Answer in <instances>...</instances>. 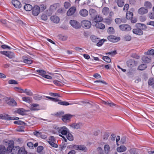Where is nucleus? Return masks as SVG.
Segmentation results:
<instances>
[{
    "label": "nucleus",
    "instance_id": "obj_1",
    "mask_svg": "<svg viewBox=\"0 0 154 154\" xmlns=\"http://www.w3.org/2000/svg\"><path fill=\"white\" fill-rule=\"evenodd\" d=\"M8 146L7 148V152H11V154H17L18 153L20 148L17 146H14V142L12 140L9 141Z\"/></svg>",
    "mask_w": 154,
    "mask_h": 154
},
{
    "label": "nucleus",
    "instance_id": "obj_2",
    "mask_svg": "<svg viewBox=\"0 0 154 154\" xmlns=\"http://www.w3.org/2000/svg\"><path fill=\"white\" fill-rule=\"evenodd\" d=\"M58 130V133L60 134L66 135L69 131L68 129L65 126H63L57 128Z\"/></svg>",
    "mask_w": 154,
    "mask_h": 154
},
{
    "label": "nucleus",
    "instance_id": "obj_3",
    "mask_svg": "<svg viewBox=\"0 0 154 154\" xmlns=\"http://www.w3.org/2000/svg\"><path fill=\"white\" fill-rule=\"evenodd\" d=\"M119 29L122 31L127 32L131 29V27L128 24H122L119 26Z\"/></svg>",
    "mask_w": 154,
    "mask_h": 154
},
{
    "label": "nucleus",
    "instance_id": "obj_4",
    "mask_svg": "<svg viewBox=\"0 0 154 154\" xmlns=\"http://www.w3.org/2000/svg\"><path fill=\"white\" fill-rule=\"evenodd\" d=\"M82 26L85 29H89L91 26V22L87 20H84L81 23Z\"/></svg>",
    "mask_w": 154,
    "mask_h": 154
},
{
    "label": "nucleus",
    "instance_id": "obj_5",
    "mask_svg": "<svg viewBox=\"0 0 154 154\" xmlns=\"http://www.w3.org/2000/svg\"><path fill=\"white\" fill-rule=\"evenodd\" d=\"M1 53L10 59L14 58L15 57V56L14 53L10 51H1Z\"/></svg>",
    "mask_w": 154,
    "mask_h": 154
},
{
    "label": "nucleus",
    "instance_id": "obj_6",
    "mask_svg": "<svg viewBox=\"0 0 154 154\" xmlns=\"http://www.w3.org/2000/svg\"><path fill=\"white\" fill-rule=\"evenodd\" d=\"M108 40L112 42H116L120 40V38L119 37H116L114 35H111L108 36Z\"/></svg>",
    "mask_w": 154,
    "mask_h": 154
},
{
    "label": "nucleus",
    "instance_id": "obj_7",
    "mask_svg": "<svg viewBox=\"0 0 154 154\" xmlns=\"http://www.w3.org/2000/svg\"><path fill=\"white\" fill-rule=\"evenodd\" d=\"M32 10V14L34 16H37L40 13V7L38 6H34Z\"/></svg>",
    "mask_w": 154,
    "mask_h": 154
},
{
    "label": "nucleus",
    "instance_id": "obj_8",
    "mask_svg": "<svg viewBox=\"0 0 154 154\" xmlns=\"http://www.w3.org/2000/svg\"><path fill=\"white\" fill-rule=\"evenodd\" d=\"M6 103L9 105L11 106H16L17 105V103L13 99H9L6 100Z\"/></svg>",
    "mask_w": 154,
    "mask_h": 154
},
{
    "label": "nucleus",
    "instance_id": "obj_9",
    "mask_svg": "<svg viewBox=\"0 0 154 154\" xmlns=\"http://www.w3.org/2000/svg\"><path fill=\"white\" fill-rule=\"evenodd\" d=\"M70 23L73 27L76 29H79L80 27V25L78 22L75 20H71Z\"/></svg>",
    "mask_w": 154,
    "mask_h": 154
},
{
    "label": "nucleus",
    "instance_id": "obj_10",
    "mask_svg": "<svg viewBox=\"0 0 154 154\" xmlns=\"http://www.w3.org/2000/svg\"><path fill=\"white\" fill-rule=\"evenodd\" d=\"M11 2L12 5L17 8H20L21 7L20 2L17 0H12Z\"/></svg>",
    "mask_w": 154,
    "mask_h": 154
},
{
    "label": "nucleus",
    "instance_id": "obj_11",
    "mask_svg": "<svg viewBox=\"0 0 154 154\" xmlns=\"http://www.w3.org/2000/svg\"><path fill=\"white\" fill-rule=\"evenodd\" d=\"M76 9L75 7H71L67 12V15L68 16H70L72 15L75 12Z\"/></svg>",
    "mask_w": 154,
    "mask_h": 154
},
{
    "label": "nucleus",
    "instance_id": "obj_12",
    "mask_svg": "<svg viewBox=\"0 0 154 154\" xmlns=\"http://www.w3.org/2000/svg\"><path fill=\"white\" fill-rule=\"evenodd\" d=\"M132 32L138 35H141L143 34V32L141 29H134Z\"/></svg>",
    "mask_w": 154,
    "mask_h": 154
},
{
    "label": "nucleus",
    "instance_id": "obj_13",
    "mask_svg": "<svg viewBox=\"0 0 154 154\" xmlns=\"http://www.w3.org/2000/svg\"><path fill=\"white\" fill-rule=\"evenodd\" d=\"M30 109L31 110H38L39 109V105L37 104H32L30 107Z\"/></svg>",
    "mask_w": 154,
    "mask_h": 154
},
{
    "label": "nucleus",
    "instance_id": "obj_14",
    "mask_svg": "<svg viewBox=\"0 0 154 154\" xmlns=\"http://www.w3.org/2000/svg\"><path fill=\"white\" fill-rule=\"evenodd\" d=\"M51 20L54 23H57L60 21V18L56 16H52L50 17Z\"/></svg>",
    "mask_w": 154,
    "mask_h": 154
},
{
    "label": "nucleus",
    "instance_id": "obj_15",
    "mask_svg": "<svg viewBox=\"0 0 154 154\" xmlns=\"http://www.w3.org/2000/svg\"><path fill=\"white\" fill-rule=\"evenodd\" d=\"M148 10L144 7H142L140 8L138 11L139 14H143L147 13Z\"/></svg>",
    "mask_w": 154,
    "mask_h": 154
},
{
    "label": "nucleus",
    "instance_id": "obj_16",
    "mask_svg": "<svg viewBox=\"0 0 154 154\" xmlns=\"http://www.w3.org/2000/svg\"><path fill=\"white\" fill-rule=\"evenodd\" d=\"M143 61L145 63H149L151 61V58L149 57L144 56L142 58Z\"/></svg>",
    "mask_w": 154,
    "mask_h": 154
},
{
    "label": "nucleus",
    "instance_id": "obj_17",
    "mask_svg": "<svg viewBox=\"0 0 154 154\" xmlns=\"http://www.w3.org/2000/svg\"><path fill=\"white\" fill-rule=\"evenodd\" d=\"M79 13L81 16L86 17L88 14V12L86 9H84L80 11Z\"/></svg>",
    "mask_w": 154,
    "mask_h": 154
},
{
    "label": "nucleus",
    "instance_id": "obj_18",
    "mask_svg": "<svg viewBox=\"0 0 154 154\" xmlns=\"http://www.w3.org/2000/svg\"><path fill=\"white\" fill-rule=\"evenodd\" d=\"M102 103L103 104L110 107H113L116 105L115 104L111 101H103Z\"/></svg>",
    "mask_w": 154,
    "mask_h": 154
},
{
    "label": "nucleus",
    "instance_id": "obj_19",
    "mask_svg": "<svg viewBox=\"0 0 154 154\" xmlns=\"http://www.w3.org/2000/svg\"><path fill=\"white\" fill-rule=\"evenodd\" d=\"M72 116L69 114L65 115L62 117V120L64 122L69 120L71 118Z\"/></svg>",
    "mask_w": 154,
    "mask_h": 154
},
{
    "label": "nucleus",
    "instance_id": "obj_20",
    "mask_svg": "<svg viewBox=\"0 0 154 154\" xmlns=\"http://www.w3.org/2000/svg\"><path fill=\"white\" fill-rule=\"evenodd\" d=\"M70 126L72 128L78 129L81 128V124L80 123L72 124L70 125Z\"/></svg>",
    "mask_w": 154,
    "mask_h": 154
},
{
    "label": "nucleus",
    "instance_id": "obj_21",
    "mask_svg": "<svg viewBox=\"0 0 154 154\" xmlns=\"http://www.w3.org/2000/svg\"><path fill=\"white\" fill-rule=\"evenodd\" d=\"M102 17L99 15H97L96 16L94 19V21L96 23H99L103 20Z\"/></svg>",
    "mask_w": 154,
    "mask_h": 154
},
{
    "label": "nucleus",
    "instance_id": "obj_22",
    "mask_svg": "<svg viewBox=\"0 0 154 154\" xmlns=\"http://www.w3.org/2000/svg\"><path fill=\"white\" fill-rule=\"evenodd\" d=\"M126 148L124 146H121L117 148V151L119 152H122L126 150Z\"/></svg>",
    "mask_w": 154,
    "mask_h": 154
},
{
    "label": "nucleus",
    "instance_id": "obj_23",
    "mask_svg": "<svg viewBox=\"0 0 154 154\" xmlns=\"http://www.w3.org/2000/svg\"><path fill=\"white\" fill-rule=\"evenodd\" d=\"M24 9L26 11H30L32 9V6L29 4H26L24 7Z\"/></svg>",
    "mask_w": 154,
    "mask_h": 154
},
{
    "label": "nucleus",
    "instance_id": "obj_24",
    "mask_svg": "<svg viewBox=\"0 0 154 154\" xmlns=\"http://www.w3.org/2000/svg\"><path fill=\"white\" fill-rule=\"evenodd\" d=\"M96 27L100 29H103L105 27V25L100 23H97L95 25Z\"/></svg>",
    "mask_w": 154,
    "mask_h": 154
},
{
    "label": "nucleus",
    "instance_id": "obj_25",
    "mask_svg": "<svg viewBox=\"0 0 154 154\" xmlns=\"http://www.w3.org/2000/svg\"><path fill=\"white\" fill-rule=\"evenodd\" d=\"M115 2L117 3L118 6L120 7H122L124 4L123 0H116Z\"/></svg>",
    "mask_w": 154,
    "mask_h": 154
},
{
    "label": "nucleus",
    "instance_id": "obj_26",
    "mask_svg": "<svg viewBox=\"0 0 154 154\" xmlns=\"http://www.w3.org/2000/svg\"><path fill=\"white\" fill-rule=\"evenodd\" d=\"M36 71L38 73V74L44 77L46 74V72L43 70L41 69L37 70Z\"/></svg>",
    "mask_w": 154,
    "mask_h": 154
},
{
    "label": "nucleus",
    "instance_id": "obj_27",
    "mask_svg": "<svg viewBox=\"0 0 154 154\" xmlns=\"http://www.w3.org/2000/svg\"><path fill=\"white\" fill-rule=\"evenodd\" d=\"M133 17V14L132 12L128 11H127L126 14V18L127 19H130L132 18Z\"/></svg>",
    "mask_w": 154,
    "mask_h": 154
},
{
    "label": "nucleus",
    "instance_id": "obj_28",
    "mask_svg": "<svg viewBox=\"0 0 154 154\" xmlns=\"http://www.w3.org/2000/svg\"><path fill=\"white\" fill-rule=\"evenodd\" d=\"M23 62L28 64H31L32 63V60L30 59H28V58H24V57H23Z\"/></svg>",
    "mask_w": 154,
    "mask_h": 154
},
{
    "label": "nucleus",
    "instance_id": "obj_29",
    "mask_svg": "<svg viewBox=\"0 0 154 154\" xmlns=\"http://www.w3.org/2000/svg\"><path fill=\"white\" fill-rule=\"evenodd\" d=\"M109 8L107 7H105L102 10V12L104 15H107L109 13Z\"/></svg>",
    "mask_w": 154,
    "mask_h": 154
},
{
    "label": "nucleus",
    "instance_id": "obj_30",
    "mask_svg": "<svg viewBox=\"0 0 154 154\" xmlns=\"http://www.w3.org/2000/svg\"><path fill=\"white\" fill-rule=\"evenodd\" d=\"M79 150H82L85 152L87 151V148L83 145H79Z\"/></svg>",
    "mask_w": 154,
    "mask_h": 154
},
{
    "label": "nucleus",
    "instance_id": "obj_31",
    "mask_svg": "<svg viewBox=\"0 0 154 154\" xmlns=\"http://www.w3.org/2000/svg\"><path fill=\"white\" fill-rule=\"evenodd\" d=\"M90 38L92 41L94 42H97L99 41V38L97 37L95 35H91Z\"/></svg>",
    "mask_w": 154,
    "mask_h": 154
},
{
    "label": "nucleus",
    "instance_id": "obj_32",
    "mask_svg": "<svg viewBox=\"0 0 154 154\" xmlns=\"http://www.w3.org/2000/svg\"><path fill=\"white\" fill-rule=\"evenodd\" d=\"M105 154H108L110 150V147L108 145H105L104 146Z\"/></svg>",
    "mask_w": 154,
    "mask_h": 154
},
{
    "label": "nucleus",
    "instance_id": "obj_33",
    "mask_svg": "<svg viewBox=\"0 0 154 154\" xmlns=\"http://www.w3.org/2000/svg\"><path fill=\"white\" fill-rule=\"evenodd\" d=\"M6 152V149L5 146L3 145H0V154H4Z\"/></svg>",
    "mask_w": 154,
    "mask_h": 154
},
{
    "label": "nucleus",
    "instance_id": "obj_34",
    "mask_svg": "<svg viewBox=\"0 0 154 154\" xmlns=\"http://www.w3.org/2000/svg\"><path fill=\"white\" fill-rule=\"evenodd\" d=\"M66 135V137L69 140L72 141L73 140V137L72 135L69 133V131Z\"/></svg>",
    "mask_w": 154,
    "mask_h": 154
},
{
    "label": "nucleus",
    "instance_id": "obj_35",
    "mask_svg": "<svg viewBox=\"0 0 154 154\" xmlns=\"http://www.w3.org/2000/svg\"><path fill=\"white\" fill-rule=\"evenodd\" d=\"M136 26L137 27H139L141 29H146V26L144 24H142L141 23H137L136 24Z\"/></svg>",
    "mask_w": 154,
    "mask_h": 154
},
{
    "label": "nucleus",
    "instance_id": "obj_36",
    "mask_svg": "<svg viewBox=\"0 0 154 154\" xmlns=\"http://www.w3.org/2000/svg\"><path fill=\"white\" fill-rule=\"evenodd\" d=\"M115 21L116 23L118 24H120L122 22H125V20L120 18H116L115 20Z\"/></svg>",
    "mask_w": 154,
    "mask_h": 154
},
{
    "label": "nucleus",
    "instance_id": "obj_37",
    "mask_svg": "<svg viewBox=\"0 0 154 154\" xmlns=\"http://www.w3.org/2000/svg\"><path fill=\"white\" fill-rule=\"evenodd\" d=\"M146 64H143L140 65L138 67V69L140 70H143L146 68Z\"/></svg>",
    "mask_w": 154,
    "mask_h": 154
},
{
    "label": "nucleus",
    "instance_id": "obj_38",
    "mask_svg": "<svg viewBox=\"0 0 154 154\" xmlns=\"http://www.w3.org/2000/svg\"><path fill=\"white\" fill-rule=\"evenodd\" d=\"M18 154H26V152L25 151V149L23 148H20L18 152Z\"/></svg>",
    "mask_w": 154,
    "mask_h": 154
},
{
    "label": "nucleus",
    "instance_id": "obj_39",
    "mask_svg": "<svg viewBox=\"0 0 154 154\" xmlns=\"http://www.w3.org/2000/svg\"><path fill=\"white\" fill-rule=\"evenodd\" d=\"M103 59L107 63H110L111 62V60L110 57L108 56H104L103 57Z\"/></svg>",
    "mask_w": 154,
    "mask_h": 154
},
{
    "label": "nucleus",
    "instance_id": "obj_40",
    "mask_svg": "<svg viewBox=\"0 0 154 154\" xmlns=\"http://www.w3.org/2000/svg\"><path fill=\"white\" fill-rule=\"evenodd\" d=\"M58 104L62 105L68 106L70 104L69 103L66 101H60L58 102Z\"/></svg>",
    "mask_w": 154,
    "mask_h": 154
},
{
    "label": "nucleus",
    "instance_id": "obj_41",
    "mask_svg": "<svg viewBox=\"0 0 154 154\" xmlns=\"http://www.w3.org/2000/svg\"><path fill=\"white\" fill-rule=\"evenodd\" d=\"M89 13L92 16L96 14V10L94 9H91L89 10Z\"/></svg>",
    "mask_w": 154,
    "mask_h": 154
},
{
    "label": "nucleus",
    "instance_id": "obj_42",
    "mask_svg": "<svg viewBox=\"0 0 154 154\" xmlns=\"http://www.w3.org/2000/svg\"><path fill=\"white\" fill-rule=\"evenodd\" d=\"M124 39L126 41H130L131 39V37L129 35H126L124 36Z\"/></svg>",
    "mask_w": 154,
    "mask_h": 154
},
{
    "label": "nucleus",
    "instance_id": "obj_43",
    "mask_svg": "<svg viewBox=\"0 0 154 154\" xmlns=\"http://www.w3.org/2000/svg\"><path fill=\"white\" fill-rule=\"evenodd\" d=\"M24 93H25L27 95L29 96H32V93L31 91L27 89H25L24 90Z\"/></svg>",
    "mask_w": 154,
    "mask_h": 154
},
{
    "label": "nucleus",
    "instance_id": "obj_44",
    "mask_svg": "<svg viewBox=\"0 0 154 154\" xmlns=\"http://www.w3.org/2000/svg\"><path fill=\"white\" fill-rule=\"evenodd\" d=\"M22 99L23 100L27 103H29L31 101L30 98L29 97H22Z\"/></svg>",
    "mask_w": 154,
    "mask_h": 154
},
{
    "label": "nucleus",
    "instance_id": "obj_45",
    "mask_svg": "<svg viewBox=\"0 0 154 154\" xmlns=\"http://www.w3.org/2000/svg\"><path fill=\"white\" fill-rule=\"evenodd\" d=\"M97 151L99 154H104V152L100 147H98L97 149Z\"/></svg>",
    "mask_w": 154,
    "mask_h": 154
},
{
    "label": "nucleus",
    "instance_id": "obj_46",
    "mask_svg": "<svg viewBox=\"0 0 154 154\" xmlns=\"http://www.w3.org/2000/svg\"><path fill=\"white\" fill-rule=\"evenodd\" d=\"M14 123L15 124L22 125H23L25 124V123L24 122L20 120L15 121L14 122Z\"/></svg>",
    "mask_w": 154,
    "mask_h": 154
},
{
    "label": "nucleus",
    "instance_id": "obj_47",
    "mask_svg": "<svg viewBox=\"0 0 154 154\" xmlns=\"http://www.w3.org/2000/svg\"><path fill=\"white\" fill-rule=\"evenodd\" d=\"M33 98L36 100H40L42 98V97L38 94H35L33 96Z\"/></svg>",
    "mask_w": 154,
    "mask_h": 154
},
{
    "label": "nucleus",
    "instance_id": "obj_48",
    "mask_svg": "<svg viewBox=\"0 0 154 154\" xmlns=\"http://www.w3.org/2000/svg\"><path fill=\"white\" fill-rule=\"evenodd\" d=\"M108 32L109 34H112L114 32V30L112 27H109L108 29Z\"/></svg>",
    "mask_w": 154,
    "mask_h": 154
},
{
    "label": "nucleus",
    "instance_id": "obj_49",
    "mask_svg": "<svg viewBox=\"0 0 154 154\" xmlns=\"http://www.w3.org/2000/svg\"><path fill=\"white\" fill-rule=\"evenodd\" d=\"M146 54L149 55H152L154 54V50L151 49L149 50L146 53Z\"/></svg>",
    "mask_w": 154,
    "mask_h": 154
},
{
    "label": "nucleus",
    "instance_id": "obj_50",
    "mask_svg": "<svg viewBox=\"0 0 154 154\" xmlns=\"http://www.w3.org/2000/svg\"><path fill=\"white\" fill-rule=\"evenodd\" d=\"M46 97L50 99V100L55 102H58L59 101L58 99L57 98H54L53 97H51L48 96H46Z\"/></svg>",
    "mask_w": 154,
    "mask_h": 154
},
{
    "label": "nucleus",
    "instance_id": "obj_51",
    "mask_svg": "<svg viewBox=\"0 0 154 154\" xmlns=\"http://www.w3.org/2000/svg\"><path fill=\"white\" fill-rule=\"evenodd\" d=\"M154 83V80L153 79H149L148 81V84L150 85H152Z\"/></svg>",
    "mask_w": 154,
    "mask_h": 154
},
{
    "label": "nucleus",
    "instance_id": "obj_52",
    "mask_svg": "<svg viewBox=\"0 0 154 154\" xmlns=\"http://www.w3.org/2000/svg\"><path fill=\"white\" fill-rule=\"evenodd\" d=\"M144 5L145 6L149 8H151L152 7L151 3L149 2H145Z\"/></svg>",
    "mask_w": 154,
    "mask_h": 154
},
{
    "label": "nucleus",
    "instance_id": "obj_53",
    "mask_svg": "<svg viewBox=\"0 0 154 154\" xmlns=\"http://www.w3.org/2000/svg\"><path fill=\"white\" fill-rule=\"evenodd\" d=\"M48 143L50 145L53 147L55 148H57L58 147V145H57V144L53 142L49 141Z\"/></svg>",
    "mask_w": 154,
    "mask_h": 154
},
{
    "label": "nucleus",
    "instance_id": "obj_54",
    "mask_svg": "<svg viewBox=\"0 0 154 154\" xmlns=\"http://www.w3.org/2000/svg\"><path fill=\"white\" fill-rule=\"evenodd\" d=\"M104 42L103 39H101L99 40V42L97 44V45L98 46H100L103 44Z\"/></svg>",
    "mask_w": 154,
    "mask_h": 154
},
{
    "label": "nucleus",
    "instance_id": "obj_55",
    "mask_svg": "<svg viewBox=\"0 0 154 154\" xmlns=\"http://www.w3.org/2000/svg\"><path fill=\"white\" fill-rule=\"evenodd\" d=\"M8 83L9 84H17V82L14 80H10L8 82Z\"/></svg>",
    "mask_w": 154,
    "mask_h": 154
},
{
    "label": "nucleus",
    "instance_id": "obj_56",
    "mask_svg": "<svg viewBox=\"0 0 154 154\" xmlns=\"http://www.w3.org/2000/svg\"><path fill=\"white\" fill-rule=\"evenodd\" d=\"M94 82L95 83H102L103 84H105V85L107 84V83H106V82L105 81L101 80H96V81H95Z\"/></svg>",
    "mask_w": 154,
    "mask_h": 154
},
{
    "label": "nucleus",
    "instance_id": "obj_57",
    "mask_svg": "<svg viewBox=\"0 0 154 154\" xmlns=\"http://www.w3.org/2000/svg\"><path fill=\"white\" fill-rule=\"evenodd\" d=\"M34 134L37 137H40L42 136L41 133L39 131H36L34 132Z\"/></svg>",
    "mask_w": 154,
    "mask_h": 154
},
{
    "label": "nucleus",
    "instance_id": "obj_58",
    "mask_svg": "<svg viewBox=\"0 0 154 154\" xmlns=\"http://www.w3.org/2000/svg\"><path fill=\"white\" fill-rule=\"evenodd\" d=\"M70 6V4L68 2H65L64 3V6L66 9H68Z\"/></svg>",
    "mask_w": 154,
    "mask_h": 154
},
{
    "label": "nucleus",
    "instance_id": "obj_59",
    "mask_svg": "<svg viewBox=\"0 0 154 154\" xmlns=\"http://www.w3.org/2000/svg\"><path fill=\"white\" fill-rule=\"evenodd\" d=\"M43 149V147L42 146H38L37 148V152H40Z\"/></svg>",
    "mask_w": 154,
    "mask_h": 154
},
{
    "label": "nucleus",
    "instance_id": "obj_60",
    "mask_svg": "<svg viewBox=\"0 0 154 154\" xmlns=\"http://www.w3.org/2000/svg\"><path fill=\"white\" fill-rule=\"evenodd\" d=\"M104 22L107 24H110L111 23V20L108 19H105L104 20Z\"/></svg>",
    "mask_w": 154,
    "mask_h": 154
},
{
    "label": "nucleus",
    "instance_id": "obj_61",
    "mask_svg": "<svg viewBox=\"0 0 154 154\" xmlns=\"http://www.w3.org/2000/svg\"><path fill=\"white\" fill-rule=\"evenodd\" d=\"M41 19L44 20H47V16L45 14H42L41 17Z\"/></svg>",
    "mask_w": 154,
    "mask_h": 154
},
{
    "label": "nucleus",
    "instance_id": "obj_62",
    "mask_svg": "<svg viewBox=\"0 0 154 154\" xmlns=\"http://www.w3.org/2000/svg\"><path fill=\"white\" fill-rule=\"evenodd\" d=\"M129 8V5L128 4H126L124 7V8H123V10L124 11H127L128 8Z\"/></svg>",
    "mask_w": 154,
    "mask_h": 154
},
{
    "label": "nucleus",
    "instance_id": "obj_63",
    "mask_svg": "<svg viewBox=\"0 0 154 154\" xmlns=\"http://www.w3.org/2000/svg\"><path fill=\"white\" fill-rule=\"evenodd\" d=\"M27 146L30 148H33V144L31 142H29L27 143Z\"/></svg>",
    "mask_w": 154,
    "mask_h": 154
},
{
    "label": "nucleus",
    "instance_id": "obj_64",
    "mask_svg": "<svg viewBox=\"0 0 154 154\" xmlns=\"http://www.w3.org/2000/svg\"><path fill=\"white\" fill-rule=\"evenodd\" d=\"M149 18L151 19H154V13H149Z\"/></svg>",
    "mask_w": 154,
    "mask_h": 154
}]
</instances>
